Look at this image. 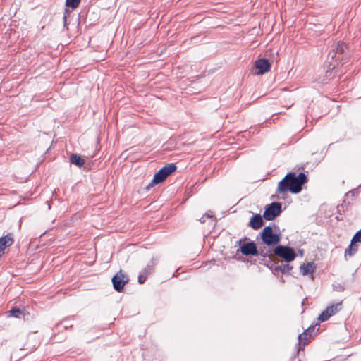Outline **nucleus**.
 <instances>
[{
	"label": "nucleus",
	"mask_w": 361,
	"mask_h": 361,
	"mask_svg": "<svg viewBox=\"0 0 361 361\" xmlns=\"http://www.w3.org/2000/svg\"><path fill=\"white\" fill-rule=\"evenodd\" d=\"M241 253L244 255H257L258 253V249L256 244L251 241L247 243H244L240 247Z\"/></svg>",
	"instance_id": "nucleus-8"
},
{
	"label": "nucleus",
	"mask_w": 361,
	"mask_h": 361,
	"mask_svg": "<svg viewBox=\"0 0 361 361\" xmlns=\"http://www.w3.org/2000/svg\"><path fill=\"white\" fill-rule=\"evenodd\" d=\"M258 260L259 264L265 265L268 267H269V264H271L273 259L258 256Z\"/></svg>",
	"instance_id": "nucleus-22"
},
{
	"label": "nucleus",
	"mask_w": 361,
	"mask_h": 361,
	"mask_svg": "<svg viewBox=\"0 0 361 361\" xmlns=\"http://www.w3.org/2000/svg\"><path fill=\"white\" fill-rule=\"evenodd\" d=\"M292 269L293 267L288 264H281V273L283 274H288Z\"/></svg>",
	"instance_id": "nucleus-26"
},
{
	"label": "nucleus",
	"mask_w": 361,
	"mask_h": 361,
	"mask_svg": "<svg viewBox=\"0 0 361 361\" xmlns=\"http://www.w3.org/2000/svg\"><path fill=\"white\" fill-rule=\"evenodd\" d=\"M70 161L71 164H75L77 166L81 167L85 163V160L81 158L80 156L73 154L70 157Z\"/></svg>",
	"instance_id": "nucleus-15"
},
{
	"label": "nucleus",
	"mask_w": 361,
	"mask_h": 361,
	"mask_svg": "<svg viewBox=\"0 0 361 361\" xmlns=\"http://www.w3.org/2000/svg\"><path fill=\"white\" fill-rule=\"evenodd\" d=\"M255 66L258 70L257 74L263 75L270 70L271 63L268 59H260L255 61Z\"/></svg>",
	"instance_id": "nucleus-9"
},
{
	"label": "nucleus",
	"mask_w": 361,
	"mask_h": 361,
	"mask_svg": "<svg viewBox=\"0 0 361 361\" xmlns=\"http://www.w3.org/2000/svg\"><path fill=\"white\" fill-rule=\"evenodd\" d=\"M260 237L264 243L268 247L274 246L279 243L281 238L279 234L274 233L272 227L266 226L260 233Z\"/></svg>",
	"instance_id": "nucleus-4"
},
{
	"label": "nucleus",
	"mask_w": 361,
	"mask_h": 361,
	"mask_svg": "<svg viewBox=\"0 0 361 361\" xmlns=\"http://www.w3.org/2000/svg\"><path fill=\"white\" fill-rule=\"evenodd\" d=\"M274 255L282 258L286 262H290L293 261L296 257V253L293 248L279 245L273 249Z\"/></svg>",
	"instance_id": "nucleus-5"
},
{
	"label": "nucleus",
	"mask_w": 361,
	"mask_h": 361,
	"mask_svg": "<svg viewBox=\"0 0 361 361\" xmlns=\"http://www.w3.org/2000/svg\"><path fill=\"white\" fill-rule=\"evenodd\" d=\"M213 216L212 215H210L209 214H205L204 215H203L200 219V221L203 224L206 221V219H209V218H212Z\"/></svg>",
	"instance_id": "nucleus-27"
},
{
	"label": "nucleus",
	"mask_w": 361,
	"mask_h": 361,
	"mask_svg": "<svg viewBox=\"0 0 361 361\" xmlns=\"http://www.w3.org/2000/svg\"><path fill=\"white\" fill-rule=\"evenodd\" d=\"M263 223L262 216L259 214H256L251 217L248 226L254 230H257L263 226Z\"/></svg>",
	"instance_id": "nucleus-11"
},
{
	"label": "nucleus",
	"mask_w": 361,
	"mask_h": 361,
	"mask_svg": "<svg viewBox=\"0 0 361 361\" xmlns=\"http://www.w3.org/2000/svg\"><path fill=\"white\" fill-rule=\"evenodd\" d=\"M331 316V314L329 313L328 310H324L322 312V313L318 317V321L319 322H323L326 321Z\"/></svg>",
	"instance_id": "nucleus-20"
},
{
	"label": "nucleus",
	"mask_w": 361,
	"mask_h": 361,
	"mask_svg": "<svg viewBox=\"0 0 361 361\" xmlns=\"http://www.w3.org/2000/svg\"><path fill=\"white\" fill-rule=\"evenodd\" d=\"M273 249H271L269 247L268 248L264 247L258 250V253L256 256H261L263 257H268L273 259Z\"/></svg>",
	"instance_id": "nucleus-14"
},
{
	"label": "nucleus",
	"mask_w": 361,
	"mask_h": 361,
	"mask_svg": "<svg viewBox=\"0 0 361 361\" xmlns=\"http://www.w3.org/2000/svg\"><path fill=\"white\" fill-rule=\"evenodd\" d=\"M80 1L81 0H66L65 5L66 6L71 8L73 10L78 7Z\"/></svg>",
	"instance_id": "nucleus-18"
},
{
	"label": "nucleus",
	"mask_w": 361,
	"mask_h": 361,
	"mask_svg": "<svg viewBox=\"0 0 361 361\" xmlns=\"http://www.w3.org/2000/svg\"><path fill=\"white\" fill-rule=\"evenodd\" d=\"M342 302H338L334 305H331L328 306L325 310H328L329 313L331 314V316L336 314L341 309Z\"/></svg>",
	"instance_id": "nucleus-17"
},
{
	"label": "nucleus",
	"mask_w": 361,
	"mask_h": 361,
	"mask_svg": "<svg viewBox=\"0 0 361 361\" xmlns=\"http://www.w3.org/2000/svg\"><path fill=\"white\" fill-rule=\"evenodd\" d=\"M157 262L154 259H152L142 271H146L149 272V275L153 271L154 267L155 266Z\"/></svg>",
	"instance_id": "nucleus-21"
},
{
	"label": "nucleus",
	"mask_w": 361,
	"mask_h": 361,
	"mask_svg": "<svg viewBox=\"0 0 361 361\" xmlns=\"http://www.w3.org/2000/svg\"><path fill=\"white\" fill-rule=\"evenodd\" d=\"M347 46L343 42H338L333 49L329 51L328 58L331 59L334 63L330 62V64L326 71V77L330 79L332 75V71L338 65V61H343L348 56L346 51Z\"/></svg>",
	"instance_id": "nucleus-2"
},
{
	"label": "nucleus",
	"mask_w": 361,
	"mask_h": 361,
	"mask_svg": "<svg viewBox=\"0 0 361 361\" xmlns=\"http://www.w3.org/2000/svg\"><path fill=\"white\" fill-rule=\"evenodd\" d=\"M310 337L309 334H307V332H303L302 334H300L298 335V352H299L301 350H303L304 346L307 344V341L308 340V338Z\"/></svg>",
	"instance_id": "nucleus-12"
},
{
	"label": "nucleus",
	"mask_w": 361,
	"mask_h": 361,
	"mask_svg": "<svg viewBox=\"0 0 361 361\" xmlns=\"http://www.w3.org/2000/svg\"><path fill=\"white\" fill-rule=\"evenodd\" d=\"M307 182V178L304 173H300L296 176L295 173L290 172L279 181L277 192L279 194H284L289 190L297 194L302 190V185Z\"/></svg>",
	"instance_id": "nucleus-1"
},
{
	"label": "nucleus",
	"mask_w": 361,
	"mask_h": 361,
	"mask_svg": "<svg viewBox=\"0 0 361 361\" xmlns=\"http://www.w3.org/2000/svg\"><path fill=\"white\" fill-rule=\"evenodd\" d=\"M357 250V246L350 243L348 248L345 250V255H348L349 256H353L356 253Z\"/></svg>",
	"instance_id": "nucleus-19"
},
{
	"label": "nucleus",
	"mask_w": 361,
	"mask_h": 361,
	"mask_svg": "<svg viewBox=\"0 0 361 361\" xmlns=\"http://www.w3.org/2000/svg\"><path fill=\"white\" fill-rule=\"evenodd\" d=\"M270 269H271L273 274H277L278 273H281V265H275L273 263V261L271 262V264H269V267H268Z\"/></svg>",
	"instance_id": "nucleus-24"
},
{
	"label": "nucleus",
	"mask_w": 361,
	"mask_h": 361,
	"mask_svg": "<svg viewBox=\"0 0 361 361\" xmlns=\"http://www.w3.org/2000/svg\"><path fill=\"white\" fill-rule=\"evenodd\" d=\"M314 328H315L314 326H311L307 329H306L304 332H307V334H309V336H310L312 332L314 331Z\"/></svg>",
	"instance_id": "nucleus-28"
},
{
	"label": "nucleus",
	"mask_w": 361,
	"mask_h": 361,
	"mask_svg": "<svg viewBox=\"0 0 361 361\" xmlns=\"http://www.w3.org/2000/svg\"><path fill=\"white\" fill-rule=\"evenodd\" d=\"M149 276V272L146 271H142L138 276V282L140 284H142L146 281L147 276Z\"/></svg>",
	"instance_id": "nucleus-23"
},
{
	"label": "nucleus",
	"mask_w": 361,
	"mask_h": 361,
	"mask_svg": "<svg viewBox=\"0 0 361 361\" xmlns=\"http://www.w3.org/2000/svg\"><path fill=\"white\" fill-rule=\"evenodd\" d=\"M281 212V204L274 202L268 204L264 209L263 217L267 221L274 220Z\"/></svg>",
	"instance_id": "nucleus-6"
},
{
	"label": "nucleus",
	"mask_w": 361,
	"mask_h": 361,
	"mask_svg": "<svg viewBox=\"0 0 361 361\" xmlns=\"http://www.w3.org/2000/svg\"><path fill=\"white\" fill-rule=\"evenodd\" d=\"M307 301V298H305L302 302V305H305V302Z\"/></svg>",
	"instance_id": "nucleus-29"
},
{
	"label": "nucleus",
	"mask_w": 361,
	"mask_h": 361,
	"mask_svg": "<svg viewBox=\"0 0 361 361\" xmlns=\"http://www.w3.org/2000/svg\"><path fill=\"white\" fill-rule=\"evenodd\" d=\"M315 264L314 262H308L300 266V272L303 276H307L314 271Z\"/></svg>",
	"instance_id": "nucleus-13"
},
{
	"label": "nucleus",
	"mask_w": 361,
	"mask_h": 361,
	"mask_svg": "<svg viewBox=\"0 0 361 361\" xmlns=\"http://www.w3.org/2000/svg\"><path fill=\"white\" fill-rule=\"evenodd\" d=\"M9 316H11V317H13L16 318H21V317L25 318V314L20 309L17 308V307H13L9 311Z\"/></svg>",
	"instance_id": "nucleus-16"
},
{
	"label": "nucleus",
	"mask_w": 361,
	"mask_h": 361,
	"mask_svg": "<svg viewBox=\"0 0 361 361\" xmlns=\"http://www.w3.org/2000/svg\"><path fill=\"white\" fill-rule=\"evenodd\" d=\"M176 168L175 164H169L163 166L154 174L151 183L146 186V190H149L154 184L162 183L169 175L176 171Z\"/></svg>",
	"instance_id": "nucleus-3"
},
{
	"label": "nucleus",
	"mask_w": 361,
	"mask_h": 361,
	"mask_svg": "<svg viewBox=\"0 0 361 361\" xmlns=\"http://www.w3.org/2000/svg\"><path fill=\"white\" fill-rule=\"evenodd\" d=\"M63 20H64V21L66 20V15L63 16Z\"/></svg>",
	"instance_id": "nucleus-30"
},
{
	"label": "nucleus",
	"mask_w": 361,
	"mask_h": 361,
	"mask_svg": "<svg viewBox=\"0 0 361 361\" xmlns=\"http://www.w3.org/2000/svg\"><path fill=\"white\" fill-rule=\"evenodd\" d=\"M358 242L361 243V229L355 233L351 240L352 244H355Z\"/></svg>",
	"instance_id": "nucleus-25"
},
{
	"label": "nucleus",
	"mask_w": 361,
	"mask_h": 361,
	"mask_svg": "<svg viewBox=\"0 0 361 361\" xmlns=\"http://www.w3.org/2000/svg\"><path fill=\"white\" fill-rule=\"evenodd\" d=\"M13 243V236L12 233L0 238V258L4 255L5 249L10 247Z\"/></svg>",
	"instance_id": "nucleus-10"
},
{
	"label": "nucleus",
	"mask_w": 361,
	"mask_h": 361,
	"mask_svg": "<svg viewBox=\"0 0 361 361\" xmlns=\"http://www.w3.org/2000/svg\"><path fill=\"white\" fill-rule=\"evenodd\" d=\"M128 276L123 273L121 270H120L113 278H112V283L114 286V288L118 291L121 292L123 289V286L128 281Z\"/></svg>",
	"instance_id": "nucleus-7"
}]
</instances>
